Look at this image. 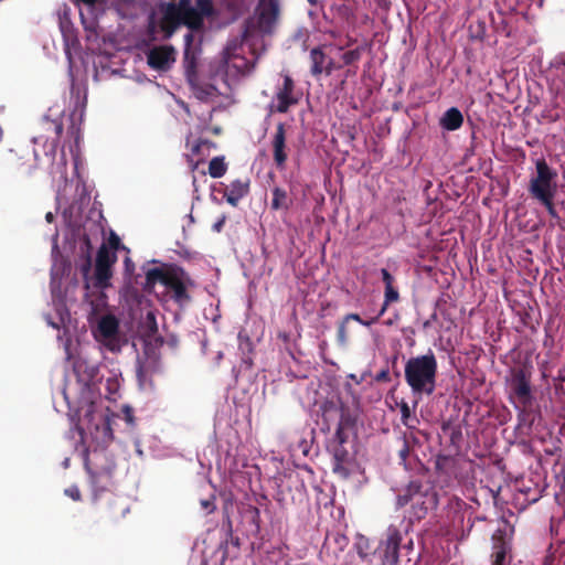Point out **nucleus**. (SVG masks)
Here are the masks:
<instances>
[{"label":"nucleus","instance_id":"f257e3e1","mask_svg":"<svg viewBox=\"0 0 565 565\" xmlns=\"http://www.w3.org/2000/svg\"><path fill=\"white\" fill-rule=\"evenodd\" d=\"M280 11V0H258L253 14L244 22L242 38L227 42L224 61L243 75L252 73L266 51L264 38L274 34Z\"/></svg>","mask_w":565,"mask_h":565},{"label":"nucleus","instance_id":"f03ea898","mask_svg":"<svg viewBox=\"0 0 565 565\" xmlns=\"http://www.w3.org/2000/svg\"><path fill=\"white\" fill-rule=\"evenodd\" d=\"M322 415L319 423L320 430L328 434L331 431V423H335V434L329 441L327 448L332 455V470L338 477L348 479L355 468L354 455L345 447L349 439V431L355 426V417L343 406L333 402H326L321 406Z\"/></svg>","mask_w":565,"mask_h":565},{"label":"nucleus","instance_id":"7ed1b4c3","mask_svg":"<svg viewBox=\"0 0 565 565\" xmlns=\"http://www.w3.org/2000/svg\"><path fill=\"white\" fill-rule=\"evenodd\" d=\"M214 13L212 0H195V7L192 6V0L169 2L162 8V17L159 21L162 39L169 40L181 24L192 31H200L204 25V18H210Z\"/></svg>","mask_w":565,"mask_h":565},{"label":"nucleus","instance_id":"20e7f679","mask_svg":"<svg viewBox=\"0 0 565 565\" xmlns=\"http://www.w3.org/2000/svg\"><path fill=\"white\" fill-rule=\"evenodd\" d=\"M437 360L433 351L411 358L405 364V381L414 394L431 395L436 388Z\"/></svg>","mask_w":565,"mask_h":565},{"label":"nucleus","instance_id":"39448f33","mask_svg":"<svg viewBox=\"0 0 565 565\" xmlns=\"http://www.w3.org/2000/svg\"><path fill=\"white\" fill-rule=\"evenodd\" d=\"M396 503L399 508L414 503L418 508L417 516L423 518L429 508L437 505V494L429 483L415 479L402 489L397 495Z\"/></svg>","mask_w":565,"mask_h":565},{"label":"nucleus","instance_id":"423d86ee","mask_svg":"<svg viewBox=\"0 0 565 565\" xmlns=\"http://www.w3.org/2000/svg\"><path fill=\"white\" fill-rule=\"evenodd\" d=\"M536 173L530 179L527 191L534 200L554 198L557 191V172L544 158L535 161Z\"/></svg>","mask_w":565,"mask_h":565},{"label":"nucleus","instance_id":"0eeeda50","mask_svg":"<svg viewBox=\"0 0 565 565\" xmlns=\"http://www.w3.org/2000/svg\"><path fill=\"white\" fill-rule=\"evenodd\" d=\"M117 262L115 252H110L105 243H103L97 252L95 262V287L107 288L110 286L113 277V266Z\"/></svg>","mask_w":565,"mask_h":565},{"label":"nucleus","instance_id":"6e6552de","mask_svg":"<svg viewBox=\"0 0 565 565\" xmlns=\"http://www.w3.org/2000/svg\"><path fill=\"white\" fill-rule=\"evenodd\" d=\"M193 282L190 276L184 271L183 268L174 266V274L167 284V288L172 292V300L180 307L188 305L191 301V296L188 292V286H192Z\"/></svg>","mask_w":565,"mask_h":565},{"label":"nucleus","instance_id":"1a4fd4ad","mask_svg":"<svg viewBox=\"0 0 565 565\" xmlns=\"http://www.w3.org/2000/svg\"><path fill=\"white\" fill-rule=\"evenodd\" d=\"M531 370L526 366L511 371L510 387L523 405L531 399Z\"/></svg>","mask_w":565,"mask_h":565},{"label":"nucleus","instance_id":"9d476101","mask_svg":"<svg viewBox=\"0 0 565 565\" xmlns=\"http://www.w3.org/2000/svg\"><path fill=\"white\" fill-rule=\"evenodd\" d=\"M401 541L399 531L395 526H390L385 541H382L379 547L383 565H396L398 563Z\"/></svg>","mask_w":565,"mask_h":565},{"label":"nucleus","instance_id":"9b49d317","mask_svg":"<svg viewBox=\"0 0 565 565\" xmlns=\"http://www.w3.org/2000/svg\"><path fill=\"white\" fill-rule=\"evenodd\" d=\"M270 145L273 151V160L276 168L280 171L285 170L289 149L287 147L286 125L284 122H279L276 126V131L271 137Z\"/></svg>","mask_w":565,"mask_h":565},{"label":"nucleus","instance_id":"f8f14e48","mask_svg":"<svg viewBox=\"0 0 565 565\" xmlns=\"http://www.w3.org/2000/svg\"><path fill=\"white\" fill-rule=\"evenodd\" d=\"M38 154L28 146H18L10 150L9 163L18 171L31 172L36 168Z\"/></svg>","mask_w":565,"mask_h":565},{"label":"nucleus","instance_id":"ddd939ff","mask_svg":"<svg viewBox=\"0 0 565 565\" xmlns=\"http://www.w3.org/2000/svg\"><path fill=\"white\" fill-rule=\"evenodd\" d=\"M277 102L276 111L285 114L291 106L299 103V98L295 95V83L289 75L284 76L282 86L277 90L275 95Z\"/></svg>","mask_w":565,"mask_h":565},{"label":"nucleus","instance_id":"4468645a","mask_svg":"<svg viewBox=\"0 0 565 565\" xmlns=\"http://www.w3.org/2000/svg\"><path fill=\"white\" fill-rule=\"evenodd\" d=\"M147 57L150 67L157 71H166L175 61V50L171 45L157 46L150 50Z\"/></svg>","mask_w":565,"mask_h":565},{"label":"nucleus","instance_id":"2eb2a0df","mask_svg":"<svg viewBox=\"0 0 565 565\" xmlns=\"http://www.w3.org/2000/svg\"><path fill=\"white\" fill-rule=\"evenodd\" d=\"M250 180L249 178L236 179L228 185H225L223 196L228 204L237 206L239 201L249 193Z\"/></svg>","mask_w":565,"mask_h":565},{"label":"nucleus","instance_id":"dca6fc26","mask_svg":"<svg viewBox=\"0 0 565 565\" xmlns=\"http://www.w3.org/2000/svg\"><path fill=\"white\" fill-rule=\"evenodd\" d=\"M119 331V322L117 318L113 315L103 316L98 323L95 333L96 340L99 339H108L113 335L118 334Z\"/></svg>","mask_w":565,"mask_h":565},{"label":"nucleus","instance_id":"f3484780","mask_svg":"<svg viewBox=\"0 0 565 565\" xmlns=\"http://www.w3.org/2000/svg\"><path fill=\"white\" fill-rule=\"evenodd\" d=\"M323 46H317L310 50L309 62H310V74L315 78H319L326 71V64L328 62V55L323 51Z\"/></svg>","mask_w":565,"mask_h":565},{"label":"nucleus","instance_id":"a211bd4d","mask_svg":"<svg viewBox=\"0 0 565 565\" xmlns=\"http://www.w3.org/2000/svg\"><path fill=\"white\" fill-rule=\"evenodd\" d=\"M173 274L174 267H154L148 269L146 273V289L153 288L157 282L166 287Z\"/></svg>","mask_w":565,"mask_h":565},{"label":"nucleus","instance_id":"6ab92c4d","mask_svg":"<svg viewBox=\"0 0 565 565\" xmlns=\"http://www.w3.org/2000/svg\"><path fill=\"white\" fill-rule=\"evenodd\" d=\"M462 114L456 107H451L448 110H446V113L440 118V126L449 131L459 129L462 126Z\"/></svg>","mask_w":565,"mask_h":565},{"label":"nucleus","instance_id":"aec40b11","mask_svg":"<svg viewBox=\"0 0 565 565\" xmlns=\"http://www.w3.org/2000/svg\"><path fill=\"white\" fill-rule=\"evenodd\" d=\"M271 194H273V199H271V203H270L271 210L288 211L290 209V206L292 205V200L285 189L280 188V186H275L271 190Z\"/></svg>","mask_w":565,"mask_h":565},{"label":"nucleus","instance_id":"412c9836","mask_svg":"<svg viewBox=\"0 0 565 565\" xmlns=\"http://www.w3.org/2000/svg\"><path fill=\"white\" fill-rule=\"evenodd\" d=\"M60 30L62 32L64 42L68 45L77 40L75 28L65 10L63 15H60Z\"/></svg>","mask_w":565,"mask_h":565},{"label":"nucleus","instance_id":"4be33fe9","mask_svg":"<svg viewBox=\"0 0 565 565\" xmlns=\"http://www.w3.org/2000/svg\"><path fill=\"white\" fill-rule=\"evenodd\" d=\"M227 171V164L223 156L214 157L209 163V174L218 179L222 178Z\"/></svg>","mask_w":565,"mask_h":565},{"label":"nucleus","instance_id":"5701e85b","mask_svg":"<svg viewBox=\"0 0 565 565\" xmlns=\"http://www.w3.org/2000/svg\"><path fill=\"white\" fill-rule=\"evenodd\" d=\"M399 411H401V419L402 423L411 429L416 428V425L419 423L416 416L412 415L411 407L407 402L402 401L398 404Z\"/></svg>","mask_w":565,"mask_h":565},{"label":"nucleus","instance_id":"b1692460","mask_svg":"<svg viewBox=\"0 0 565 565\" xmlns=\"http://www.w3.org/2000/svg\"><path fill=\"white\" fill-rule=\"evenodd\" d=\"M494 553L492 555L493 559L491 565H504L507 555L509 553V547L504 541H501L499 544L494 546Z\"/></svg>","mask_w":565,"mask_h":565},{"label":"nucleus","instance_id":"393cba45","mask_svg":"<svg viewBox=\"0 0 565 565\" xmlns=\"http://www.w3.org/2000/svg\"><path fill=\"white\" fill-rule=\"evenodd\" d=\"M160 30L159 22L156 20L153 13H151L148 18L147 29H146V38L148 42H154L158 40V32Z\"/></svg>","mask_w":565,"mask_h":565},{"label":"nucleus","instance_id":"a878e982","mask_svg":"<svg viewBox=\"0 0 565 565\" xmlns=\"http://www.w3.org/2000/svg\"><path fill=\"white\" fill-rule=\"evenodd\" d=\"M83 242L86 246V253L84 256V262L81 266V271H82L83 276L86 277L89 274L90 268H92V256H90L92 244H90V239L87 235L84 236Z\"/></svg>","mask_w":565,"mask_h":565},{"label":"nucleus","instance_id":"bb28decb","mask_svg":"<svg viewBox=\"0 0 565 565\" xmlns=\"http://www.w3.org/2000/svg\"><path fill=\"white\" fill-rule=\"evenodd\" d=\"M364 49L362 46L347 51L342 54L341 58L344 65H353L358 63L362 56Z\"/></svg>","mask_w":565,"mask_h":565},{"label":"nucleus","instance_id":"cd10ccee","mask_svg":"<svg viewBox=\"0 0 565 565\" xmlns=\"http://www.w3.org/2000/svg\"><path fill=\"white\" fill-rule=\"evenodd\" d=\"M75 370L77 372L84 371L86 373V375H87V381L88 382H93L96 379L97 374H98V367L96 365H88L85 362L76 363Z\"/></svg>","mask_w":565,"mask_h":565},{"label":"nucleus","instance_id":"c85d7f7f","mask_svg":"<svg viewBox=\"0 0 565 565\" xmlns=\"http://www.w3.org/2000/svg\"><path fill=\"white\" fill-rule=\"evenodd\" d=\"M97 341L100 342L105 348H107L111 352H119L121 349L118 334L113 335L111 338L108 339H99Z\"/></svg>","mask_w":565,"mask_h":565},{"label":"nucleus","instance_id":"c756f323","mask_svg":"<svg viewBox=\"0 0 565 565\" xmlns=\"http://www.w3.org/2000/svg\"><path fill=\"white\" fill-rule=\"evenodd\" d=\"M409 454H411V446H409L407 439L404 437L403 439H401V448L398 449L399 463H403L404 466H406V461L409 457Z\"/></svg>","mask_w":565,"mask_h":565},{"label":"nucleus","instance_id":"7c9ffc66","mask_svg":"<svg viewBox=\"0 0 565 565\" xmlns=\"http://www.w3.org/2000/svg\"><path fill=\"white\" fill-rule=\"evenodd\" d=\"M85 467L87 469V471L89 472L90 475V479H92V482L97 484L99 482V479L103 478V477H106L107 479L110 478L111 476V469L110 468H107L106 470H104L103 472H98V471H95L93 470L88 463L86 462L85 463Z\"/></svg>","mask_w":565,"mask_h":565},{"label":"nucleus","instance_id":"2f4dec72","mask_svg":"<svg viewBox=\"0 0 565 565\" xmlns=\"http://www.w3.org/2000/svg\"><path fill=\"white\" fill-rule=\"evenodd\" d=\"M184 63L188 71H193L196 66V57L193 49H184L183 53Z\"/></svg>","mask_w":565,"mask_h":565},{"label":"nucleus","instance_id":"473e14b6","mask_svg":"<svg viewBox=\"0 0 565 565\" xmlns=\"http://www.w3.org/2000/svg\"><path fill=\"white\" fill-rule=\"evenodd\" d=\"M553 201H554V198H545V199L537 200V202H540L546 209V211L551 217L558 218V214H557V211L555 209Z\"/></svg>","mask_w":565,"mask_h":565},{"label":"nucleus","instance_id":"72a5a7b5","mask_svg":"<svg viewBox=\"0 0 565 565\" xmlns=\"http://www.w3.org/2000/svg\"><path fill=\"white\" fill-rule=\"evenodd\" d=\"M384 300L386 303L396 302L399 300L398 290L394 286L385 287L384 290Z\"/></svg>","mask_w":565,"mask_h":565},{"label":"nucleus","instance_id":"f704fd0d","mask_svg":"<svg viewBox=\"0 0 565 565\" xmlns=\"http://www.w3.org/2000/svg\"><path fill=\"white\" fill-rule=\"evenodd\" d=\"M106 245L110 252H115V253H116V250H118L120 248L126 249V246H124L121 244L120 238L115 233L110 234V236L108 238V243Z\"/></svg>","mask_w":565,"mask_h":565},{"label":"nucleus","instance_id":"c9c22d12","mask_svg":"<svg viewBox=\"0 0 565 565\" xmlns=\"http://www.w3.org/2000/svg\"><path fill=\"white\" fill-rule=\"evenodd\" d=\"M343 320H344V322H349L350 320H354V321H358L361 324L366 326V327H370L371 324L377 322V318H372L371 320L365 321L358 313H348L343 318Z\"/></svg>","mask_w":565,"mask_h":565},{"label":"nucleus","instance_id":"e433bc0d","mask_svg":"<svg viewBox=\"0 0 565 565\" xmlns=\"http://www.w3.org/2000/svg\"><path fill=\"white\" fill-rule=\"evenodd\" d=\"M200 505L201 508L206 511L207 513H212L215 511L216 507H215V497L214 495H211L210 498L207 499H202L200 501Z\"/></svg>","mask_w":565,"mask_h":565},{"label":"nucleus","instance_id":"4c0bfd02","mask_svg":"<svg viewBox=\"0 0 565 565\" xmlns=\"http://www.w3.org/2000/svg\"><path fill=\"white\" fill-rule=\"evenodd\" d=\"M204 145H207V142L199 139L191 148L192 154L196 157H204L206 154L204 151Z\"/></svg>","mask_w":565,"mask_h":565},{"label":"nucleus","instance_id":"58836bf2","mask_svg":"<svg viewBox=\"0 0 565 565\" xmlns=\"http://www.w3.org/2000/svg\"><path fill=\"white\" fill-rule=\"evenodd\" d=\"M118 387H119V383H118L117 379H115V377L107 379V381H106V390H107L109 395H113V394L117 393Z\"/></svg>","mask_w":565,"mask_h":565},{"label":"nucleus","instance_id":"ea45409f","mask_svg":"<svg viewBox=\"0 0 565 565\" xmlns=\"http://www.w3.org/2000/svg\"><path fill=\"white\" fill-rule=\"evenodd\" d=\"M381 276L385 287L394 286L395 278L390 274V271L386 268L381 269Z\"/></svg>","mask_w":565,"mask_h":565},{"label":"nucleus","instance_id":"a19ab883","mask_svg":"<svg viewBox=\"0 0 565 565\" xmlns=\"http://www.w3.org/2000/svg\"><path fill=\"white\" fill-rule=\"evenodd\" d=\"M375 381L376 382H390L391 377H390L388 367H385V369L381 370L379 373H376Z\"/></svg>","mask_w":565,"mask_h":565},{"label":"nucleus","instance_id":"79ce46f5","mask_svg":"<svg viewBox=\"0 0 565 565\" xmlns=\"http://www.w3.org/2000/svg\"><path fill=\"white\" fill-rule=\"evenodd\" d=\"M84 411V417L87 418L89 422L94 419L95 412H94V403H89L86 408L82 407L79 412Z\"/></svg>","mask_w":565,"mask_h":565},{"label":"nucleus","instance_id":"37998d69","mask_svg":"<svg viewBox=\"0 0 565 565\" xmlns=\"http://www.w3.org/2000/svg\"><path fill=\"white\" fill-rule=\"evenodd\" d=\"M65 493L71 497L73 500L78 501L81 500V491L77 487H72L65 490Z\"/></svg>","mask_w":565,"mask_h":565},{"label":"nucleus","instance_id":"c03bdc74","mask_svg":"<svg viewBox=\"0 0 565 565\" xmlns=\"http://www.w3.org/2000/svg\"><path fill=\"white\" fill-rule=\"evenodd\" d=\"M147 323L150 326L152 331H157L156 316L152 311H148L146 316Z\"/></svg>","mask_w":565,"mask_h":565},{"label":"nucleus","instance_id":"a18cd8bd","mask_svg":"<svg viewBox=\"0 0 565 565\" xmlns=\"http://www.w3.org/2000/svg\"><path fill=\"white\" fill-rule=\"evenodd\" d=\"M81 15V20H82V23L84 25V29L86 31H92V32H95V28H96V22L95 21H90L89 23L86 21L84 14L81 12L79 13Z\"/></svg>","mask_w":565,"mask_h":565},{"label":"nucleus","instance_id":"49530a36","mask_svg":"<svg viewBox=\"0 0 565 565\" xmlns=\"http://www.w3.org/2000/svg\"><path fill=\"white\" fill-rule=\"evenodd\" d=\"M194 35L192 30L184 35V49H192Z\"/></svg>","mask_w":565,"mask_h":565},{"label":"nucleus","instance_id":"de8ad7c7","mask_svg":"<svg viewBox=\"0 0 565 565\" xmlns=\"http://www.w3.org/2000/svg\"><path fill=\"white\" fill-rule=\"evenodd\" d=\"M339 67L340 66H335L333 60L328 56V62L326 64V71L323 72V74H326L327 76H330L332 71L334 68H339Z\"/></svg>","mask_w":565,"mask_h":565},{"label":"nucleus","instance_id":"09e8293b","mask_svg":"<svg viewBox=\"0 0 565 565\" xmlns=\"http://www.w3.org/2000/svg\"><path fill=\"white\" fill-rule=\"evenodd\" d=\"M125 267H126V271L129 274L135 270V265L129 257L125 258Z\"/></svg>","mask_w":565,"mask_h":565},{"label":"nucleus","instance_id":"8fccbe9b","mask_svg":"<svg viewBox=\"0 0 565 565\" xmlns=\"http://www.w3.org/2000/svg\"><path fill=\"white\" fill-rule=\"evenodd\" d=\"M345 323L347 322H344V320H343L341 322V324L339 326V330H338L339 338H341L342 340H344L345 335H347Z\"/></svg>","mask_w":565,"mask_h":565},{"label":"nucleus","instance_id":"3c124183","mask_svg":"<svg viewBox=\"0 0 565 565\" xmlns=\"http://www.w3.org/2000/svg\"><path fill=\"white\" fill-rule=\"evenodd\" d=\"M53 126H54V131H55L56 138H60L63 132L62 122H53Z\"/></svg>","mask_w":565,"mask_h":565},{"label":"nucleus","instance_id":"603ef678","mask_svg":"<svg viewBox=\"0 0 565 565\" xmlns=\"http://www.w3.org/2000/svg\"><path fill=\"white\" fill-rule=\"evenodd\" d=\"M201 141L207 142V145H204V151L206 154H209L210 150L215 147V143L209 139H201Z\"/></svg>","mask_w":565,"mask_h":565},{"label":"nucleus","instance_id":"864d4df0","mask_svg":"<svg viewBox=\"0 0 565 565\" xmlns=\"http://www.w3.org/2000/svg\"><path fill=\"white\" fill-rule=\"evenodd\" d=\"M224 223H225V217L223 216L218 222H216L213 225V230L216 231V232H221Z\"/></svg>","mask_w":565,"mask_h":565},{"label":"nucleus","instance_id":"5fc2aeb1","mask_svg":"<svg viewBox=\"0 0 565 565\" xmlns=\"http://www.w3.org/2000/svg\"><path fill=\"white\" fill-rule=\"evenodd\" d=\"M388 305L390 303H386V301L384 300L379 315L375 317V318H377V320L385 313V311L387 310Z\"/></svg>","mask_w":565,"mask_h":565},{"label":"nucleus","instance_id":"6e6d98bb","mask_svg":"<svg viewBox=\"0 0 565 565\" xmlns=\"http://www.w3.org/2000/svg\"><path fill=\"white\" fill-rule=\"evenodd\" d=\"M71 92L72 94H76L77 97L79 96V88L74 84V82L72 83Z\"/></svg>","mask_w":565,"mask_h":565},{"label":"nucleus","instance_id":"4d7b16f0","mask_svg":"<svg viewBox=\"0 0 565 565\" xmlns=\"http://www.w3.org/2000/svg\"><path fill=\"white\" fill-rule=\"evenodd\" d=\"M358 548H359V551H358L359 555L361 557H366L367 554L363 552L361 543H359Z\"/></svg>","mask_w":565,"mask_h":565},{"label":"nucleus","instance_id":"13d9d810","mask_svg":"<svg viewBox=\"0 0 565 565\" xmlns=\"http://www.w3.org/2000/svg\"><path fill=\"white\" fill-rule=\"evenodd\" d=\"M243 7H244V3H243V2L241 3V6H236L235 3H231V4H230V8H231V9H233V10H238V9H241V8H243Z\"/></svg>","mask_w":565,"mask_h":565},{"label":"nucleus","instance_id":"bf43d9fd","mask_svg":"<svg viewBox=\"0 0 565 565\" xmlns=\"http://www.w3.org/2000/svg\"><path fill=\"white\" fill-rule=\"evenodd\" d=\"M138 377L141 379L143 376V367L139 366L137 371Z\"/></svg>","mask_w":565,"mask_h":565},{"label":"nucleus","instance_id":"052dcab7","mask_svg":"<svg viewBox=\"0 0 565 565\" xmlns=\"http://www.w3.org/2000/svg\"><path fill=\"white\" fill-rule=\"evenodd\" d=\"M562 489H564V490H565V469H564V472H563Z\"/></svg>","mask_w":565,"mask_h":565},{"label":"nucleus","instance_id":"680f3d73","mask_svg":"<svg viewBox=\"0 0 565 565\" xmlns=\"http://www.w3.org/2000/svg\"><path fill=\"white\" fill-rule=\"evenodd\" d=\"M52 218H53L52 213H47V214H46V220H47V221H51Z\"/></svg>","mask_w":565,"mask_h":565},{"label":"nucleus","instance_id":"e2e57ef3","mask_svg":"<svg viewBox=\"0 0 565 565\" xmlns=\"http://www.w3.org/2000/svg\"><path fill=\"white\" fill-rule=\"evenodd\" d=\"M440 461H441V458H438V460L436 462V466H437L438 469L440 468Z\"/></svg>","mask_w":565,"mask_h":565},{"label":"nucleus","instance_id":"0e129e2a","mask_svg":"<svg viewBox=\"0 0 565 565\" xmlns=\"http://www.w3.org/2000/svg\"><path fill=\"white\" fill-rule=\"evenodd\" d=\"M255 514L257 518L259 516V510L257 508L255 509Z\"/></svg>","mask_w":565,"mask_h":565},{"label":"nucleus","instance_id":"69168bd1","mask_svg":"<svg viewBox=\"0 0 565 565\" xmlns=\"http://www.w3.org/2000/svg\"><path fill=\"white\" fill-rule=\"evenodd\" d=\"M54 148H55V146H54V145H52V147H51V151H52V152H54Z\"/></svg>","mask_w":565,"mask_h":565},{"label":"nucleus","instance_id":"338daca9","mask_svg":"<svg viewBox=\"0 0 565 565\" xmlns=\"http://www.w3.org/2000/svg\"><path fill=\"white\" fill-rule=\"evenodd\" d=\"M311 3L313 2V0H309Z\"/></svg>","mask_w":565,"mask_h":565}]
</instances>
